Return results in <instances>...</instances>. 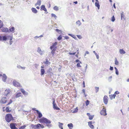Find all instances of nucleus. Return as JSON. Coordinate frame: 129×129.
I'll return each instance as SVG.
<instances>
[{
	"mask_svg": "<svg viewBox=\"0 0 129 129\" xmlns=\"http://www.w3.org/2000/svg\"><path fill=\"white\" fill-rule=\"evenodd\" d=\"M39 121L40 123L46 124V125L48 127L51 126V124H49L51 123V121L46 118L44 117H42L39 120Z\"/></svg>",
	"mask_w": 129,
	"mask_h": 129,
	"instance_id": "f257e3e1",
	"label": "nucleus"
},
{
	"mask_svg": "<svg viewBox=\"0 0 129 129\" xmlns=\"http://www.w3.org/2000/svg\"><path fill=\"white\" fill-rule=\"evenodd\" d=\"M5 119L8 122H9L11 121L14 120L12 114L10 113L6 114L5 116Z\"/></svg>",
	"mask_w": 129,
	"mask_h": 129,
	"instance_id": "f03ea898",
	"label": "nucleus"
},
{
	"mask_svg": "<svg viewBox=\"0 0 129 129\" xmlns=\"http://www.w3.org/2000/svg\"><path fill=\"white\" fill-rule=\"evenodd\" d=\"M31 126L35 129H40V128H42L44 127V126L41 124L39 123L37 124L34 125L32 124L31 125Z\"/></svg>",
	"mask_w": 129,
	"mask_h": 129,
	"instance_id": "7ed1b4c3",
	"label": "nucleus"
},
{
	"mask_svg": "<svg viewBox=\"0 0 129 129\" xmlns=\"http://www.w3.org/2000/svg\"><path fill=\"white\" fill-rule=\"evenodd\" d=\"M7 101V99L6 97H2L0 100V103L2 104H5L6 103Z\"/></svg>",
	"mask_w": 129,
	"mask_h": 129,
	"instance_id": "20e7f679",
	"label": "nucleus"
},
{
	"mask_svg": "<svg viewBox=\"0 0 129 129\" xmlns=\"http://www.w3.org/2000/svg\"><path fill=\"white\" fill-rule=\"evenodd\" d=\"M100 113L101 115L103 116H106L107 115L106 109L105 108H103L102 110L100 111Z\"/></svg>",
	"mask_w": 129,
	"mask_h": 129,
	"instance_id": "39448f33",
	"label": "nucleus"
},
{
	"mask_svg": "<svg viewBox=\"0 0 129 129\" xmlns=\"http://www.w3.org/2000/svg\"><path fill=\"white\" fill-rule=\"evenodd\" d=\"M108 98L107 95H105L103 98V101L104 103L106 105H107L108 103Z\"/></svg>",
	"mask_w": 129,
	"mask_h": 129,
	"instance_id": "423d86ee",
	"label": "nucleus"
},
{
	"mask_svg": "<svg viewBox=\"0 0 129 129\" xmlns=\"http://www.w3.org/2000/svg\"><path fill=\"white\" fill-rule=\"evenodd\" d=\"M13 84L14 86L16 87H21L19 83L15 80H14L13 81Z\"/></svg>",
	"mask_w": 129,
	"mask_h": 129,
	"instance_id": "0eeeda50",
	"label": "nucleus"
},
{
	"mask_svg": "<svg viewBox=\"0 0 129 129\" xmlns=\"http://www.w3.org/2000/svg\"><path fill=\"white\" fill-rule=\"evenodd\" d=\"M57 44V42H55L50 47V49L51 50L52 49H56L57 48L56 46Z\"/></svg>",
	"mask_w": 129,
	"mask_h": 129,
	"instance_id": "6e6552de",
	"label": "nucleus"
},
{
	"mask_svg": "<svg viewBox=\"0 0 129 129\" xmlns=\"http://www.w3.org/2000/svg\"><path fill=\"white\" fill-rule=\"evenodd\" d=\"M53 108L54 109L56 110H59L60 109L57 107V105L56 103H55V101L54 100L53 102Z\"/></svg>",
	"mask_w": 129,
	"mask_h": 129,
	"instance_id": "1a4fd4ad",
	"label": "nucleus"
},
{
	"mask_svg": "<svg viewBox=\"0 0 129 129\" xmlns=\"http://www.w3.org/2000/svg\"><path fill=\"white\" fill-rule=\"evenodd\" d=\"M9 38H10V40H11L12 39V37H11L10 36H5L3 37V40L5 41L7 39H9Z\"/></svg>",
	"mask_w": 129,
	"mask_h": 129,
	"instance_id": "9d476101",
	"label": "nucleus"
},
{
	"mask_svg": "<svg viewBox=\"0 0 129 129\" xmlns=\"http://www.w3.org/2000/svg\"><path fill=\"white\" fill-rule=\"evenodd\" d=\"M10 126L11 129H15L16 127L15 124L14 123H11L10 124Z\"/></svg>",
	"mask_w": 129,
	"mask_h": 129,
	"instance_id": "9b49d317",
	"label": "nucleus"
},
{
	"mask_svg": "<svg viewBox=\"0 0 129 129\" xmlns=\"http://www.w3.org/2000/svg\"><path fill=\"white\" fill-rule=\"evenodd\" d=\"M6 111L7 113L10 112L11 111V108L9 107H7L6 108Z\"/></svg>",
	"mask_w": 129,
	"mask_h": 129,
	"instance_id": "f8f14e48",
	"label": "nucleus"
},
{
	"mask_svg": "<svg viewBox=\"0 0 129 129\" xmlns=\"http://www.w3.org/2000/svg\"><path fill=\"white\" fill-rule=\"evenodd\" d=\"M92 121H89L88 122V125L90 127L92 128L93 129L94 128V126L92 124Z\"/></svg>",
	"mask_w": 129,
	"mask_h": 129,
	"instance_id": "ddd939ff",
	"label": "nucleus"
},
{
	"mask_svg": "<svg viewBox=\"0 0 129 129\" xmlns=\"http://www.w3.org/2000/svg\"><path fill=\"white\" fill-rule=\"evenodd\" d=\"M87 115L89 117V119L90 120H92L93 118L94 115H90V114L89 113H87Z\"/></svg>",
	"mask_w": 129,
	"mask_h": 129,
	"instance_id": "4468645a",
	"label": "nucleus"
},
{
	"mask_svg": "<svg viewBox=\"0 0 129 129\" xmlns=\"http://www.w3.org/2000/svg\"><path fill=\"white\" fill-rule=\"evenodd\" d=\"M10 91L9 89H6L5 90L4 94L6 96H7L10 92Z\"/></svg>",
	"mask_w": 129,
	"mask_h": 129,
	"instance_id": "2eb2a0df",
	"label": "nucleus"
},
{
	"mask_svg": "<svg viewBox=\"0 0 129 129\" xmlns=\"http://www.w3.org/2000/svg\"><path fill=\"white\" fill-rule=\"evenodd\" d=\"M41 10H44L45 11H47V9L45 8V6L44 5H42L41 6Z\"/></svg>",
	"mask_w": 129,
	"mask_h": 129,
	"instance_id": "dca6fc26",
	"label": "nucleus"
},
{
	"mask_svg": "<svg viewBox=\"0 0 129 129\" xmlns=\"http://www.w3.org/2000/svg\"><path fill=\"white\" fill-rule=\"evenodd\" d=\"M36 111L39 117V118L41 117L42 116V115L41 113L37 110H36Z\"/></svg>",
	"mask_w": 129,
	"mask_h": 129,
	"instance_id": "f3484780",
	"label": "nucleus"
},
{
	"mask_svg": "<svg viewBox=\"0 0 129 129\" xmlns=\"http://www.w3.org/2000/svg\"><path fill=\"white\" fill-rule=\"evenodd\" d=\"M2 31L3 32L6 33L8 31V30L7 28H3L2 29Z\"/></svg>",
	"mask_w": 129,
	"mask_h": 129,
	"instance_id": "a211bd4d",
	"label": "nucleus"
},
{
	"mask_svg": "<svg viewBox=\"0 0 129 129\" xmlns=\"http://www.w3.org/2000/svg\"><path fill=\"white\" fill-rule=\"evenodd\" d=\"M22 95L21 93V92H19L17 93L15 96V98H17L21 96Z\"/></svg>",
	"mask_w": 129,
	"mask_h": 129,
	"instance_id": "6ab92c4d",
	"label": "nucleus"
},
{
	"mask_svg": "<svg viewBox=\"0 0 129 129\" xmlns=\"http://www.w3.org/2000/svg\"><path fill=\"white\" fill-rule=\"evenodd\" d=\"M41 0H38L37 3L35 4V6H37L38 5L40 6L41 4Z\"/></svg>",
	"mask_w": 129,
	"mask_h": 129,
	"instance_id": "aec40b11",
	"label": "nucleus"
},
{
	"mask_svg": "<svg viewBox=\"0 0 129 129\" xmlns=\"http://www.w3.org/2000/svg\"><path fill=\"white\" fill-rule=\"evenodd\" d=\"M68 126L70 129H72L73 127V124L71 123L68 124Z\"/></svg>",
	"mask_w": 129,
	"mask_h": 129,
	"instance_id": "412c9836",
	"label": "nucleus"
},
{
	"mask_svg": "<svg viewBox=\"0 0 129 129\" xmlns=\"http://www.w3.org/2000/svg\"><path fill=\"white\" fill-rule=\"evenodd\" d=\"M116 96V95L115 94H111L109 95V97L111 100L113 98L114 99Z\"/></svg>",
	"mask_w": 129,
	"mask_h": 129,
	"instance_id": "4be33fe9",
	"label": "nucleus"
},
{
	"mask_svg": "<svg viewBox=\"0 0 129 129\" xmlns=\"http://www.w3.org/2000/svg\"><path fill=\"white\" fill-rule=\"evenodd\" d=\"M7 78V77L6 76L5 74H3V80L4 82H5L6 81Z\"/></svg>",
	"mask_w": 129,
	"mask_h": 129,
	"instance_id": "5701e85b",
	"label": "nucleus"
},
{
	"mask_svg": "<svg viewBox=\"0 0 129 129\" xmlns=\"http://www.w3.org/2000/svg\"><path fill=\"white\" fill-rule=\"evenodd\" d=\"M31 9L33 13H36L37 12V11L36 9V8H31Z\"/></svg>",
	"mask_w": 129,
	"mask_h": 129,
	"instance_id": "b1692460",
	"label": "nucleus"
},
{
	"mask_svg": "<svg viewBox=\"0 0 129 129\" xmlns=\"http://www.w3.org/2000/svg\"><path fill=\"white\" fill-rule=\"evenodd\" d=\"M95 6L98 7V9H99L100 8V5L99 2H96L95 3Z\"/></svg>",
	"mask_w": 129,
	"mask_h": 129,
	"instance_id": "393cba45",
	"label": "nucleus"
},
{
	"mask_svg": "<svg viewBox=\"0 0 129 129\" xmlns=\"http://www.w3.org/2000/svg\"><path fill=\"white\" fill-rule=\"evenodd\" d=\"M119 52L121 54H123L125 53V52L122 49H120Z\"/></svg>",
	"mask_w": 129,
	"mask_h": 129,
	"instance_id": "a878e982",
	"label": "nucleus"
},
{
	"mask_svg": "<svg viewBox=\"0 0 129 129\" xmlns=\"http://www.w3.org/2000/svg\"><path fill=\"white\" fill-rule=\"evenodd\" d=\"M45 72V71L44 70V69H41V75H43L44 74V73Z\"/></svg>",
	"mask_w": 129,
	"mask_h": 129,
	"instance_id": "bb28decb",
	"label": "nucleus"
},
{
	"mask_svg": "<svg viewBox=\"0 0 129 129\" xmlns=\"http://www.w3.org/2000/svg\"><path fill=\"white\" fill-rule=\"evenodd\" d=\"M37 51L39 53H40L41 54H42V51L41 50V49L40 48L38 47L37 50Z\"/></svg>",
	"mask_w": 129,
	"mask_h": 129,
	"instance_id": "cd10ccee",
	"label": "nucleus"
},
{
	"mask_svg": "<svg viewBox=\"0 0 129 129\" xmlns=\"http://www.w3.org/2000/svg\"><path fill=\"white\" fill-rule=\"evenodd\" d=\"M59 128L61 129H63V128L62 127V125H63V124L62 123H60V122H59Z\"/></svg>",
	"mask_w": 129,
	"mask_h": 129,
	"instance_id": "c85d7f7f",
	"label": "nucleus"
},
{
	"mask_svg": "<svg viewBox=\"0 0 129 129\" xmlns=\"http://www.w3.org/2000/svg\"><path fill=\"white\" fill-rule=\"evenodd\" d=\"M9 30L11 32H13H13H14V31L15 30V28L14 27H12L11 28H10L9 29Z\"/></svg>",
	"mask_w": 129,
	"mask_h": 129,
	"instance_id": "c756f323",
	"label": "nucleus"
},
{
	"mask_svg": "<svg viewBox=\"0 0 129 129\" xmlns=\"http://www.w3.org/2000/svg\"><path fill=\"white\" fill-rule=\"evenodd\" d=\"M76 24L77 25L79 26L81 24V23L79 20H78L76 22Z\"/></svg>",
	"mask_w": 129,
	"mask_h": 129,
	"instance_id": "7c9ffc66",
	"label": "nucleus"
},
{
	"mask_svg": "<svg viewBox=\"0 0 129 129\" xmlns=\"http://www.w3.org/2000/svg\"><path fill=\"white\" fill-rule=\"evenodd\" d=\"M20 91L24 94H25L26 92L23 89L21 88L20 89Z\"/></svg>",
	"mask_w": 129,
	"mask_h": 129,
	"instance_id": "2f4dec72",
	"label": "nucleus"
},
{
	"mask_svg": "<svg viewBox=\"0 0 129 129\" xmlns=\"http://www.w3.org/2000/svg\"><path fill=\"white\" fill-rule=\"evenodd\" d=\"M56 50V49H52L51 51V53L53 55L55 53V51Z\"/></svg>",
	"mask_w": 129,
	"mask_h": 129,
	"instance_id": "473e14b6",
	"label": "nucleus"
},
{
	"mask_svg": "<svg viewBox=\"0 0 129 129\" xmlns=\"http://www.w3.org/2000/svg\"><path fill=\"white\" fill-rule=\"evenodd\" d=\"M81 61H79V62L77 64V66L78 67H81V66L80 65V63H81Z\"/></svg>",
	"mask_w": 129,
	"mask_h": 129,
	"instance_id": "72a5a7b5",
	"label": "nucleus"
},
{
	"mask_svg": "<svg viewBox=\"0 0 129 129\" xmlns=\"http://www.w3.org/2000/svg\"><path fill=\"white\" fill-rule=\"evenodd\" d=\"M53 9L54 10L56 11H57L58 10V7L56 6H55L54 7Z\"/></svg>",
	"mask_w": 129,
	"mask_h": 129,
	"instance_id": "f704fd0d",
	"label": "nucleus"
},
{
	"mask_svg": "<svg viewBox=\"0 0 129 129\" xmlns=\"http://www.w3.org/2000/svg\"><path fill=\"white\" fill-rule=\"evenodd\" d=\"M13 102V101L12 100H11V99H10V101H9V102L6 105V106H8L9 105H10V104H11Z\"/></svg>",
	"mask_w": 129,
	"mask_h": 129,
	"instance_id": "c9c22d12",
	"label": "nucleus"
},
{
	"mask_svg": "<svg viewBox=\"0 0 129 129\" xmlns=\"http://www.w3.org/2000/svg\"><path fill=\"white\" fill-rule=\"evenodd\" d=\"M3 23L1 20H0V28H1L3 26Z\"/></svg>",
	"mask_w": 129,
	"mask_h": 129,
	"instance_id": "e433bc0d",
	"label": "nucleus"
},
{
	"mask_svg": "<svg viewBox=\"0 0 129 129\" xmlns=\"http://www.w3.org/2000/svg\"><path fill=\"white\" fill-rule=\"evenodd\" d=\"M62 39V36L61 35H60L57 38V39L59 40H60Z\"/></svg>",
	"mask_w": 129,
	"mask_h": 129,
	"instance_id": "4c0bfd02",
	"label": "nucleus"
},
{
	"mask_svg": "<svg viewBox=\"0 0 129 129\" xmlns=\"http://www.w3.org/2000/svg\"><path fill=\"white\" fill-rule=\"evenodd\" d=\"M89 103V101L88 100H87L85 102V104L86 106H87Z\"/></svg>",
	"mask_w": 129,
	"mask_h": 129,
	"instance_id": "58836bf2",
	"label": "nucleus"
},
{
	"mask_svg": "<svg viewBox=\"0 0 129 129\" xmlns=\"http://www.w3.org/2000/svg\"><path fill=\"white\" fill-rule=\"evenodd\" d=\"M119 64V62L117 60V58H115V64L116 65H118Z\"/></svg>",
	"mask_w": 129,
	"mask_h": 129,
	"instance_id": "ea45409f",
	"label": "nucleus"
},
{
	"mask_svg": "<svg viewBox=\"0 0 129 129\" xmlns=\"http://www.w3.org/2000/svg\"><path fill=\"white\" fill-rule=\"evenodd\" d=\"M26 126L25 125H24L19 127V129H24V128Z\"/></svg>",
	"mask_w": 129,
	"mask_h": 129,
	"instance_id": "a19ab883",
	"label": "nucleus"
},
{
	"mask_svg": "<svg viewBox=\"0 0 129 129\" xmlns=\"http://www.w3.org/2000/svg\"><path fill=\"white\" fill-rule=\"evenodd\" d=\"M115 18L114 16H113L111 18V20L112 22H114L115 20Z\"/></svg>",
	"mask_w": 129,
	"mask_h": 129,
	"instance_id": "79ce46f5",
	"label": "nucleus"
},
{
	"mask_svg": "<svg viewBox=\"0 0 129 129\" xmlns=\"http://www.w3.org/2000/svg\"><path fill=\"white\" fill-rule=\"evenodd\" d=\"M78 109L77 108H75L74 109V111L73 112L74 113L77 112L78 111Z\"/></svg>",
	"mask_w": 129,
	"mask_h": 129,
	"instance_id": "37998d69",
	"label": "nucleus"
},
{
	"mask_svg": "<svg viewBox=\"0 0 129 129\" xmlns=\"http://www.w3.org/2000/svg\"><path fill=\"white\" fill-rule=\"evenodd\" d=\"M121 19H122V18H123L124 17V15L123 14V12L121 13Z\"/></svg>",
	"mask_w": 129,
	"mask_h": 129,
	"instance_id": "c03bdc74",
	"label": "nucleus"
},
{
	"mask_svg": "<svg viewBox=\"0 0 129 129\" xmlns=\"http://www.w3.org/2000/svg\"><path fill=\"white\" fill-rule=\"evenodd\" d=\"M76 53V52H74V53H71V52H69V54L70 55H75V54Z\"/></svg>",
	"mask_w": 129,
	"mask_h": 129,
	"instance_id": "a18cd8bd",
	"label": "nucleus"
},
{
	"mask_svg": "<svg viewBox=\"0 0 129 129\" xmlns=\"http://www.w3.org/2000/svg\"><path fill=\"white\" fill-rule=\"evenodd\" d=\"M52 68H50L49 69V70H48V71H47V72L48 73L50 72V73H51L50 72H51V71H52Z\"/></svg>",
	"mask_w": 129,
	"mask_h": 129,
	"instance_id": "49530a36",
	"label": "nucleus"
},
{
	"mask_svg": "<svg viewBox=\"0 0 129 129\" xmlns=\"http://www.w3.org/2000/svg\"><path fill=\"white\" fill-rule=\"evenodd\" d=\"M77 37L80 39H81L82 38V37L81 35H77Z\"/></svg>",
	"mask_w": 129,
	"mask_h": 129,
	"instance_id": "de8ad7c7",
	"label": "nucleus"
},
{
	"mask_svg": "<svg viewBox=\"0 0 129 129\" xmlns=\"http://www.w3.org/2000/svg\"><path fill=\"white\" fill-rule=\"evenodd\" d=\"M119 93V92L118 91H116L114 93V94H115L116 95V94H118Z\"/></svg>",
	"mask_w": 129,
	"mask_h": 129,
	"instance_id": "09e8293b",
	"label": "nucleus"
},
{
	"mask_svg": "<svg viewBox=\"0 0 129 129\" xmlns=\"http://www.w3.org/2000/svg\"><path fill=\"white\" fill-rule=\"evenodd\" d=\"M97 58L98 59L99 58V56L98 55V54L95 53V54Z\"/></svg>",
	"mask_w": 129,
	"mask_h": 129,
	"instance_id": "8fccbe9b",
	"label": "nucleus"
},
{
	"mask_svg": "<svg viewBox=\"0 0 129 129\" xmlns=\"http://www.w3.org/2000/svg\"><path fill=\"white\" fill-rule=\"evenodd\" d=\"M55 30L58 33L61 32V31L60 30H59L58 29H55Z\"/></svg>",
	"mask_w": 129,
	"mask_h": 129,
	"instance_id": "3c124183",
	"label": "nucleus"
},
{
	"mask_svg": "<svg viewBox=\"0 0 129 129\" xmlns=\"http://www.w3.org/2000/svg\"><path fill=\"white\" fill-rule=\"evenodd\" d=\"M95 89L96 90V92H98V91L99 90V87H95Z\"/></svg>",
	"mask_w": 129,
	"mask_h": 129,
	"instance_id": "603ef678",
	"label": "nucleus"
},
{
	"mask_svg": "<svg viewBox=\"0 0 129 129\" xmlns=\"http://www.w3.org/2000/svg\"><path fill=\"white\" fill-rule=\"evenodd\" d=\"M51 15H52V17H56V16L54 14H52Z\"/></svg>",
	"mask_w": 129,
	"mask_h": 129,
	"instance_id": "864d4df0",
	"label": "nucleus"
},
{
	"mask_svg": "<svg viewBox=\"0 0 129 129\" xmlns=\"http://www.w3.org/2000/svg\"><path fill=\"white\" fill-rule=\"evenodd\" d=\"M64 38L66 39H69V37L68 36H66Z\"/></svg>",
	"mask_w": 129,
	"mask_h": 129,
	"instance_id": "5fc2aeb1",
	"label": "nucleus"
},
{
	"mask_svg": "<svg viewBox=\"0 0 129 129\" xmlns=\"http://www.w3.org/2000/svg\"><path fill=\"white\" fill-rule=\"evenodd\" d=\"M113 69V67L110 66V70H112Z\"/></svg>",
	"mask_w": 129,
	"mask_h": 129,
	"instance_id": "6e6d98bb",
	"label": "nucleus"
},
{
	"mask_svg": "<svg viewBox=\"0 0 129 129\" xmlns=\"http://www.w3.org/2000/svg\"><path fill=\"white\" fill-rule=\"evenodd\" d=\"M115 71H115L116 74L117 75H118V70H117Z\"/></svg>",
	"mask_w": 129,
	"mask_h": 129,
	"instance_id": "4d7b16f0",
	"label": "nucleus"
},
{
	"mask_svg": "<svg viewBox=\"0 0 129 129\" xmlns=\"http://www.w3.org/2000/svg\"><path fill=\"white\" fill-rule=\"evenodd\" d=\"M48 63H49L48 61L47 60H46V61L45 62V64H48Z\"/></svg>",
	"mask_w": 129,
	"mask_h": 129,
	"instance_id": "13d9d810",
	"label": "nucleus"
},
{
	"mask_svg": "<svg viewBox=\"0 0 129 129\" xmlns=\"http://www.w3.org/2000/svg\"><path fill=\"white\" fill-rule=\"evenodd\" d=\"M83 87H85V82H84V81H83Z\"/></svg>",
	"mask_w": 129,
	"mask_h": 129,
	"instance_id": "bf43d9fd",
	"label": "nucleus"
},
{
	"mask_svg": "<svg viewBox=\"0 0 129 129\" xmlns=\"http://www.w3.org/2000/svg\"><path fill=\"white\" fill-rule=\"evenodd\" d=\"M79 61H80L78 59H77L76 60V62H79Z\"/></svg>",
	"mask_w": 129,
	"mask_h": 129,
	"instance_id": "052dcab7",
	"label": "nucleus"
},
{
	"mask_svg": "<svg viewBox=\"0 0 129 129\" xmlns=\"http://www.w3.org/2000/svg\"><path fill=\"white\" fill-rule=\"evenodd\" d=\"M89 52L88 51H86V54L85 55H86V54H89Z\"/></svg>",
	"mask_w": 129,
	"mask_h": 129,
	"instance_id": "680f3d73",
	"label": "nucleus"
},
{
	"mask_svg": "<svg viewBox=\"0 0 129 129\" xmlns=\"http://www.w3.org/2000/svg\"><path fill=\"white\" fill-rule=\"evenodd\" d=\"M82 91L84 94H85V91L84 89H83L82 90Z\"/></svg>",
	"mask_w": 129,
	"mask_h": 129,
	"instance_id": "e2e57ef3",
	"label": "nucleus"
},
{
	"mask_svg": "<svg viewBox=\"0 0 129 129\" xmlns=\"http://www.w3.org/2000/svg\"><path fill=\"white\" fill-rule=\"evenodd\" d=\"M115 3H114L113 4V6L114 7V8L116 9V7L115 6Z\"/></svg>",
	"mask_w": 129,
	"mask_h": 129,
	"instance_id": "0e129e2a",
	"label": "nucleus"
},
{
	"mask_svg": "<svg viewBox=\"0 0 129 129\" xmlns=\"http://www.w3.org/2000/svg\"><path fill=\"white\" fill-rule=\"evenodd\" d=\"M5 108V107H4L3 108V111H4V112L5 111V110L4 109V108Z\"/></svg>",
	"mask_w": 129,
	"mask_h": 129,
	"instance_id": "69168bd1",
	"label": "nucleus"
},
{
	"mask_svg": "<svg viewBox=\"0 0 129 129\" xmlns=\"http://www.w3.org/2000/svg\"><path fill=\"white\" fill-rule=\"evenodd\" d=\"M74 3L75 4H77V1L74 2Z\"/></svg>",
	"mask_w": 129,
	"mask_h": 129,
	"instance_id": "338daca9",
	"label": "nucleus"
},
{
	"mask_svg": "<svg viewBox=\"0 0 129 129\" xmlns=\"http://www.w3.org/2000/svg\"><path fill=\"white\" fill-rule=\"evenodd\" d=\"M36 8L37 9H40V7H39L38 6H37V7H36Z\"/></svg>",
	"mask_w": 129,
	"mask_h": 129,
	"instance_id": "774afa93",
	"label": "nucleus"
}]
</instances>
